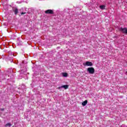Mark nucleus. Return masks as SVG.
I'll return each mask as SVG.
<instances>
[{
	"instance_id": "obj_1",
	"label": "nucleus",
	"mask_w": 127,
	"mask_h": 127,
	"mask_svg": "<svg viewBox=\"0 0 127 127\" xmlns=\"http://www.w3.org/2000/svg\"><path fill=\"white\" fill-rule=\"evenodd\" d=\"M87 71L89 74H94L95 73V68L93 67L87 68Z\"/></svg>"
},
{
	"instance_id": "obj_2",
	"label": "nucleus",
	"mask_w": 127,
	"mask_h": 127,
	"mask_svg": "<svg viewBox=\"0 0 127 127\" xmlns=\"http://www.w3.org/2000/svg\"><path fill=\"white\" fill-rule=\"evenodd\" d=\"M119 31H121L124 34H127V28H123L121 27L119 28Z\"/></svg>"
},
{
	"instance_id": "obj_3",
	"label": "nucleus",
	"mask_w": 127,
	"mask_h": 127,
	"mask_svg": "<svg viewBox=\"0 0 127 127\" xmlns=\"http://www.w3.org/2000/svg\"><path fill=\"white\" fill-rule=\"evenodd\" d=\"M45 13H46V14H53L54 11L52 9H48L45 11Z\"/></svg>"
},
{
	"instance_id": "obj_4",
	"label": "nucleus",
	"mask_w": 127,
	"mask_h": 127,
	"mask_svg": "<svg viewBox=\"0 0 127 127\" xmlns=\"http://www.w3.org/2000/svg\"><path fill=\"white\" fill-rule=\"evenodd\" d=\"M84 66H93V63L91 62H86L85 64H83Z\"/></svg>"
},
{
	"instance_id": "obj_5",
	"label": "nucleus",
	"mask_w": 127,
	"mask_h": 127,
	"mask_svg": "<svg viewBox=\"0 0 127 127\" xmlns=\"http://www.w3.org/2000/svg\"><path fill=\"white\" fill-rule=\"evenodd\" d=\"M13 12L14 13V14L16 15L17 13H18V9L17 8H15V9L13 10Z\"/></svg>"
},
{
	"instance_id": "obj_6",
	"label": "nucleus",
	"mask_w": 127,
	"mask_h": 127,
	"mask_svg": "<svg viewBox=\"0 0 127 127\" xmlns=\"http://www.w3.org/2000/svg\"><path fill=\"white\" fill-rule=\"evenodd\" d=\"M88 104V100H86L85 101H83L82 103V106H83V107H84V106H86V105H87Z\"/></svg>"
},
{
	"instance_id": "obj_7",
	"label": "nucleus",
	"mask_w": 127,
	"mask_h": 127,
	"mask_svg": "<svg viewBox=\"0 0 127 127\" xmlns=\"http://www.w3.org/2000/svg\"><path fill=\"white\" fill-rule=\"evenodd\" d=\"M62 87L64 88V89L65 90H67V89H68V88H69V85H64L62 86Z\"/></svg>"
},
{
	"instance_id": "obj_8",
	"label": "nucleus",
	"mask_w": 127,
	"mask_h": 127,
	"mask_svg": "<svg viewBox=\"0 0 127 127\" xmlns=\"http://www.w3.org/2000/svg\"><path fill=\"white\" fill-rule=\"evenodd\" d=\"M100 7L101 9H105L106 6H105L104 5H101L100 6Z\"/></svg>"
},
{
	"instance_id": "obj_9",
	"label": "nucleus",
	"mask_w": 127,
	"mask_h": 127,
	"mask_svg": "<svg viewBox=\"0 0 127 127\" xmlns=\"http://www.w3.org/2000/svg\"><path fill=\"white\" fill-rule=\"evenodd\" d=\"M63 76H64V77H67V76H68V73L66 72H64L63 73Z\"/></svg>"
},
{
	"instance_id": "obj_10",
	"label": "nucleus",
	"mask_w": 127,
	"mask_h": 127,
	"mask_svg": "<svg viewBox=\"0 0 127 127\" xmlns=\"http://www.w3.org/2000/svg\"><path fill=\"white\" fill-rule=\"evenodd\" d=\"M11 124L10 123H7L5 125V127H11Z\"/></svg>"
},
{
	"instance_id": "obj_11",
	"label": "nucleus",
	"mask_w": 127,
	"mask_h": 127,
	"mask_svg": "<svg viewBox=\"0 0 127 127\" xmlns=\"http://www.w3.org/2000/svg\"><path fill=\"white\" fill-rule=\"evenodd\" d=\"M21 14L22 15V14H26V12H22L21 13Z\"/></svg>"
},
{
	"instance_id": "obj_12",
	"label": "nucleus",
	"mask_w": 127,
	"mask_h": 127,
	"mask_svg": "<svg viewBox=\"0 0 127 127\" xmlns=\"http://www.w3.org/2000/svg\"><path fill=\"white\" fill-rule=\"evenodd\" d=\"M61 88H63L62 86H60V87H58V89L59 90H60V89H61Z\"/></svg>"
},
{
	"instance_id": "obj_13",
	"label": "nucleus",
	"mask_w": 127,
	"mask_h": 127,
	"mask_svg": "<svg viewBox=\"0 0 127 127\" xmlns=\"http://www.w3.org/2000/svg\"><path fill=\"white\" fill-rule=\"evenodd\" d=\"M1 111H4V108L1 109Z\"/></svg>"
}]
</instances>
